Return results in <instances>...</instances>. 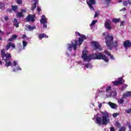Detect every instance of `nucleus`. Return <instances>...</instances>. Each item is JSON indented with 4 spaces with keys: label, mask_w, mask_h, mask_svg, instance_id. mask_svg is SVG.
Listing matches in <instances>:
<instances>
[{
    "label": "nucleus",
    "mask_w": 131,
    "mask_h": 131,
    "mask_svg": "<svg viewBox=\"0 0 131 131\" xmlns=\"http://www.w3.org/2000/svg\"><path fill=\"white\" fill-rule=\"evenodd\" d=\"M102 117H96V123L98 125H107L110 122L109 114L107 112H101Z\"/></svg>",
    "instance_id": "nucleus-1"
},
{
    "label": "nucleus",
    "mask_w": 131,
    "mask_h": 131,
    "mask_svg": "<svg viewBox=\"0 0 131 131\" xmlns=\"http://www.w3.org/2000/svg\"><path fill=\"white\" fill-rule=\"evenodd\" d=\"M105 40V43L108 47V50H112L113 48H115V49H117L118 47V41L116 40L113 41L114 39V37L112 35H110L109 34L106 35L104 37Z\"/></svg>",
    "instance_id": "nucleus-2"
},
{
    "label": "nucleus",
    "mask_w": 131,
    "mask_h": 131,
    "mask_svg": "<svg viewBox=\"0 0 131 131\" xmlns=\"http://www.w3.org/2000/svg\"><path fill=\"white\" fill-rule=\"evenodd\" d=\"M1 57L2 60L5 62L6 67H9V66H12V62L10 61V59L12 58L11 53L7 52L6 53V50L3 49L1 51Z\"/></svg>",
    "instance_id": "nucleus-3"
},
{
    "label": "nucleus",
    "mask_w": 131,
    "mask_h": 131,
    "mask_svg": "<svg viewBox=\"0 0 131 131\" xmlns=\"http://www.w3.org/2000/svg\"><path fill=\"white\" fill-rule=\"evenodd\" d=\"M81 58L83 62H90L91 60H96V53L89 54L88 56V51L84 50L82 51Z\"/></svg>",
    "instance_id": "nucleus-4"
},
{
    "label": "nucleus",
    "mask_w": 131,
    "mask_h": 131,
    "mask_svg": "<svg viewBox=\"0 0 131 131\" xmlns=\"http://www.w3.org/2000/svg\"><path fill=\"white\" fill-rule=\"evenodd\" d=\"M96 60H103L105 62H109L108 57L106 56V55L103 54V53L101 52L96 53Z\"/></svg>",
    "instance_id": "nucleus-5"
},
{
    "label": "nucleus",
    "mask_w": 131,
    "mask_h": 131,
    "mask_svg": "<svg viewBox=\"0 0 131 131\" xmlns=\"http://www.w3.org/2000/svg\"><path fill=\"white\" fill-rule=\"evenodd\" d=\"M75 35L76 36H77V35L78 36H80V37L78 38V40L79 41V43H78L79 46H81V45H82V43L83 42V40H84V39H86V36H85V35L83 34H81L78 32H75Z\"/></svg>",
    "instance_id": "nucleus-6"
},
{
    "label": "nucleus",
    "mask_w": 131,
    "mask_h": 131,
    "mask_svg": "<svg viewBox=\"0 0 131 131\" xmlns=\"http://www.w3.org/2000/svg\"><path fill=\"white\" fill-rule=\"evenodd\" d=\"M125 80L123 79L122 77H120L118 78L117 81H113L112 83L115 86H117L118 85H120L122 84V83H124Z\"/></svg>",
    "instance_id": "nucleus-7"
},
{
    "label": "nucleus",
    "mask_w": 131,
    "mask_h": 131,
    "mask_svg": "<svg viewBox=\"0 0 131 131\" xmlns=\"http://www.w3.org/2000/svg\"><path fill=\"white\" fill-rule=\"evenodd\" d=\"M86 4L89 6L91 11H95V8H94V6L96 5V2L95 0H89L86 1Z\"/></svg>",
    "instance_id": "nucleus-8"
},
{
    "label": "nucleus",
    "mask_w": 131,
    "mask_h": 131,
    "mask_svg": "<svg viewBox=\"0 0 131 131\" xmlns=\"http://www.w3.org/2000/svg\"><path fill=\"white\" fill-rule=\"evenodd\" d=\"M110 23H111V20L110 19H107L104 23V27L106 29H107V30H111L112 29V27L111 26V25H110Z\"/></svg>",
    "instance_id": "nucleus-9"
},
{
    "label": "nucleus",
    "mask_w": 131,
    "mask_h": 131,
    "mask_svg": "<svg viewBox=\"0 0 131 131\" xmlns=\"http://www.w3.org/2000/svg\"><path fill=\"white\" fill-rule=\"evenodd\" d=\"M35 15L29 14L27 17V22H34Z\"/></svg>",
    "instance_id": "nucleus-10"
},
{
    "label": "nucleus",
    "mask_w": 131,
    "mask_h": 131,
    "mask_svg": "<svg viewBox=\"0 0 131 131\" xmlns=\"http://www.w3.org/2000/svg\"><path fill=\"white\" fill-rule=\"evenodd\" d=\"M123 46L125 49H127V48H130V47H131L130 41H129V40H125L123 42Z\"/></svg>",
    "instance_id": "nucleus-11"
},
{
    "label": "nucleus",
    "mask_w": 131,
    "mask_h": 131,
    "mask_svg": "<svg viewBox=\"0 0 131 131\" xmlns=\"http://www.w3.org/2000/svg\"><path fill=\"white\" fill-rule=\"evenodd\" d=\"M107 104L112 109H116V108H117V104L112 102L111 101L108 102Z\"/></svg>",
    "instance_id": "nucleus-12"
},
{
    "label": "nucleus",
    "mask_w": 131,
    "mask_h": 131,
    "mask_svg": "<svg viewBox=\"0 0 131 131\" xmlns=\"http://www.w3.org/2000/svg\"><path fill=\"white\" fill-rule=\"evenodd\" d=\"M39 39H42V38H48L49 36L47 35L46 33L39 34L38 36Z\"/></svg>",
    "instance_id": "nucleus-13"
},
{
    "label": "nucleus",
    "mask_w": 131,
    "mask_h": 131,
    "mask_svg": "<svg viewBox=\"0 0 131 131\" xmlns=\"http://www.w3.org/2000/svg\"><path fill=\"white\" fill-rule=\"evenodd\" d=\"M40 22L41 24L47 23V18H46V16H45V15H42V18L40 20Z\"/></svg>",
    "instance_id": "nucleus-14"
},
{
    "label": "nucleus",
    "mask_w": 131,
    "mask_h": 131,
    "mask_svg": "<svg viewBox=\"0 0 131 131\" xmlns=\"http://www.w3.org/2000/svg\"><path fill=\"white\" fill-rule=\"evenodd\" d=\"M123 98H128V97H131V92L130 91H127V92H125L123 95Z\"/></svg>",
    "instance_id": "nucleus-15"
},
{
    "label": "nucleus",
    "mask_w": 131,
    "mask_h": 131,
    "mask_svg": "<svg viewBox=\"0 0 131 131\" xmlns=\"http://www.w3.org/2000/svg\"><path fill=\"white\" fill-rule=\"evenodd\" d=\"M75 43L73 45V48L74 51H75V50L77 49V46H80L78 45L79 43V41H78V40H75Z\"/></svg>",
    "instance_id": "nucleus-16"
},
{
    "label": "nucleus",
    "mask_w": 131,
    "mask_h": 131,
    "mask_svg": "<svg viewBox=\"0 0 131 131\" xmlns=\"http://www.w3.org/2000/svg\"><path fill=\"white\" fill-rule=\"evenodd\" d=\"M15 15L17 18H23L24 17V15H23L22 12L16 13Z\"/></svg>",
    "instance_id": "nucleus-17"
},
{
    "label": "nucleus",
    "mask_w": 131,
    "mask_h": 131,
    "mask_svg": "<svg viewBox=\"0 0 131 131\" xmlns=\"http://www.w3.org/2000/svg\"><path fill=\"white\" fill-rule=\"evenodd\" d=\"M13 24H14V26H15V27H16V28H18V27H19V23L18 22V20L17 19L15 18L14 19Z\"/></svg>",
    "instance_id": "nucleus-18"
},
{
    "label": "nucleus",
    "mask_w": 131,
    "mask_h": 131,
    "mask_svg": "<svg viewBox=\"0 0 131 131\" xmlns=\"http://www.w3.org/2000/svg\"><path fill=\"white\" fill-rule=\"evenodd\" d=\"M94 45L96 50H99V49H100V44H99V43L97 42H94Z\"/></svg>",
    "instance_id": "nucleus-19"
},
{
    "label": "nucleus",
    "mask_w": 131,
    "mask_h": 131,
    "mask_svg": "<svg viewBox=\"0 0 131 131\" xmlns=\"http://www.w3.org/2000/svg\"><path fill=\"white\" fill-rule=\"evenodd\" d=\"M12 10V11H14V12H17L18 11V6H15V5H12L11 6Z\"/></svg>",
    "instance_id": "nucleus-20"
},
{
    "label": "nucleus",
    "mask_w": 131,
    "mask_h": 131,
    "mask_svg": "<svg viewBox=\"0 0 131 131\" xmlns=\"http://www.w3.org/2000/svg\"><path fill=\"white\" fill-rule=\"evenodd\" d=\"M27 28H28L30 31H32V30H33L34 29H35L36 27L34 26L32 27L31 25H28Z\"/></svg>",
    "instance_id": "nucleus-21"
},
{
    "label": "nucleus",
    "mask_w": 131,
    "mask_h": 131,
    "mask_svg": "<svg viewBox=\"0 0 131 131\" xmlns=\"http://www.w3.org/2000/svg\"><path fill=\"white\" fill-rule=\"evenodd\" d=\"M124 99H125V98H123V96L122 98L118 100L119 104H122L123 103H124Z\"/></svg>",
    "instance_id": "nucleus-22"
},
{
    "label": "nucleus",
    "mask_w": 131,
    "mask_h": 131,
    "mask_svg": "<svg viewBox=\"0 0 131 131\" xmlns=\"http://www.w3.org/2000/svg\"><path fill=\"white\" fill-rule=\"evenodd\" d=\"M85 68H91L92 67V63H87L84 64Z\"/></svg>",
    "instance_id": "nucleus-23"
},
{
    "label": "nucleus",
    "mask_w": 131,
    "mask_h": 131,
    "mask_svg": "<svg viewBox=\"0 0 131 131\" xmlns=\"http://www.w3.org/2000/svg\"><path fill=\"white\" fill-rule=\"evenodd\" d=\"M37 3L36 2H35L33 5H32V8H31V10L32 11H34V9H36V5H37Z\"/></svg>",
    "instance_id": "nucleus-24"
},
{
    "label": "nucleus",
    "mask_w": 131,
    "mask_h": 131,
    "mask_svg": "<svg viewBox=\"0 0 131 131\" xmlns=\"http://www.w3.org/2000/svg\"><path fill=\"white\" fill-rule=\"evenodd\" d=\"M11 42H9L6 47V51H9V49L11 48Z\"/></svg>",
    "instance_id": "nucleus-25"
},
{
    "label": "nucleus",
    "mask_w": 131,
    "mask_h": 131,
    "mask_svg": "<svg viewBox=\"0 0 131 131\" xmlns=\"http://www.w3.org/2000/svg\"><path fill=\"white\" fill-rule=\"evenodd\" d=\"M73 48V44L68 45V50H69V51H72Z\"/></svg>",
    "instance_id": "nucleus-26"
},
{
    "label": "nucleus",
    "mask_w": 131,
    "mask_h": 131,
    "mask_svg": "<svg viewBox=\"0 0 131 131\" xmlns=\"http://www.w3.org/2000/svg\"><path fill=\"white\" fill-rule=\"evenodd\" d=\"M120 21V19H119V18H113V22H114L115 23H117Z\"/></svg>",
    "instance_id": "nucleus-27"
},
{
    "label": "nucleus",
    "mask_w": 131,
    "mask_h": 131,
    "mask_svg": "<svg viewBox=\"0 0 131 131\" xmlns=\"http://www.w3.org/2000/svg\"><path fill=\"white\" fill-rule=\"evenodd\" d=\"M115 126H116L117 127H120L121 126V124H120V123H119V122L118 121H117L116 122V123H115Z\"/></svg>",
    "instance_id": "nucleus-28"
},
{
    "label": "nucleus",
    "mask_w": 131,
    "mask_h": 131,
    "mask_svg": "<svg viewBox=\"0 0 131 131\" xmlns=\"http://www.w3.org/2000/svg\"><path fill=\"white\" fill-rule=\"evenodd\" d=\"M120 114L119 113H114L113 114V117H114V118H116V117H117V116H119Z\"/></svg>",
    "instance_id": "nucleus-29"
},
{
    "label": "nucleus",
    "mask_w": 131,
    "mask_h": 131,
    "mask_svg": "<svg viewBox=\"0 0 131 131\" xmlns=\"http://www.w3.org/2000/svg\"><path fill=\"white\" fill-rule=\"evenodd\" d=\"M126 113H127V114H129L131 113V108H129L128 110H125Z\"/></svg>",
    "instance_id": "nucleus-30"
},
{
    "label": "nucleus",
    "mask_w": 131,
    "mask_h": 131,
    "mask_svg": "<svg viewBox=\"0 0 131 131\" xmlns=\"http://www.w3.org/2000/svg\"><path fill=\"white\" fill-rule=\"evenodd\" d=\"M27 42H26V41H23V46L24 48H25V47L27 46Z\"/></svg>",
    "instance_id": "nucleus-31"
},
{
    "label": "nucleus",
    "mask_w": 131,
    "mask_h": 131,
    "mask_svg": "<svg viewBox=\"0 0 131 131\" xmlns=\"http://www.w3.org/2000/svg\"><path fill=\"white\" fill-rule=\"evenodd\" d=\"M97 22V20H93L91 23V24L90 25V26H93V25H95V24H96V23Z\"/></svg>",
    "instance_id": "nucleus-32"
},
{
    "label": "nucleus",
    "mask_w": 131,
    "mask_h": 131,
    "mask_svg": "<svg viewBox=\"0 0 131 131\" xmlns=\"http://www.w3.org/2000/svg\"><path fill=\"white\" fill-rule=\"evenodd\" d=\"M106 92H109L111 91V86H108L105 90Z\"/></svg>",
    "instance_id": "nucleus-33"
},
{
    "label": "nucleus",
    "mask_w": 131,
    "mask_h": 131,
    "mask_svg": "<svg viewBox=\"0 0 131 131\" xmlns=\"http://www.w3.org/2000/svg\"><path fill=\"white\" fill-rule=\"evenodd\" d=\"M99 13H98V11H96L95 13L94 14V18H97V17H98V16H99Z\"/></svg>",
    "instance_id": "nucleus-34"
},
{
    "label": "nucleus",
    "mask_w": 131,
    "mask_h": 131,
    "mask_svg": "<svg viewBox=\"0 0 131 131\" xmlns=\"http://www.w3.org/2000/svg\"><path fill=\"white\" fill-rule=\"evenodd\" d=\"M105 54H106V55H108V56H111V54L110 53L109 51H108L107 50H105L104 51Z\"/></svg>",
    "instance_id": "nucleus-35"
},
{
    "label": "nucleus",
    "mask_w": 131,
    "mask_h": 131,
    "mask_svg": "<svg viewBox=\"0 0 131 131\" xmlns=\"http://www.w3.org/2000/svg\"><path fill=\"white\" fill-rule=\"evenodd\" d=\"M123 5L125 6V7H126V6H127V1H123Z\"/></svg>",
    "instance_id": "nucleus-36"
},
{
    "label": "nucleus",
    "mask_w": 131,
    "mask_h": 131,
    "mask_svg": "<svg viewBox=\"0 0 131 131\" xmlns=\"http://www.w3.org/2000/svg\"><path fill=\"white\" fill-rule=\"evenodd\" d=\"M11 47H12V49H16V46L14 44L11 42Z\"/></svg>",
    "instance_id": "nucleus-37"
},
{
    "label": "nucleus",
    "mask_w": 131,
    "mask_h": 131,
    "mask_svg": "<svg viewBox=\"0 0 131 131\" xmlns=\"http://www.w3.org/2000/svg\"><path fill=\"white\" fill-rule=\"evenodd\" d=\"M111 1L112 0H105V3L107 4V5H109V4L111 3Z\"/></svg>",
    "instance_id": "nucleus-38"
},
{
    "label": "nucleus",
    "mask_w": 131,
    "mask_h": 131,
    "mask_svg": "<svg viewBox=\"0 0 131 131\" xmlns=\"http://www.w3.org/2000/svg\"><path fill=\"white\" fill-rule=\"evenodd\" d=\"M119 131H125V128H124V127H122L120 128Z\"/></svg>",
    "instance_id": "nucleus-39"
},
{
    "label": "nucleus",
    "mask_w": 131,
    "mask_h": 131,
    "mask_svg": "<svg viewBox=\"0 0 131 131\" xmlns=\"http://www.w3.org/2000/svg\"><path fill=\"white\" fill-rule=\"evenodd\" d=\"M17 3L18 5H21L22 4V0H17Z\"/></svg>",
    "instance_id": "nucleus-40"
},
{
    "label": "nucleus",
    "mask_w": 131,
    "mask_h": 131,
    "mask_svg": "<svg viewBox=\"0 0 131 131\" xmlns=\"http://www.w3.org/2000/svg\"><path fill=\"white\" fill-rule=\"evenodd\" d=\"M47 23H45L44 24H43V28H47Z\"/></svg>",
    "instance_id": "nucleus-41"
},
{
    "label": "nucleus",
    "mask_w": 131,
    "mask_h": 131,
    "mask_svg": "<svg viewBox=\"0 0 131 131\" xmlns=\"http://www.w3.org/2000/svg\"><path fill=\"white\" fill-rule=\"evenodd\" d=\"M9 17L8 16H6L4 18V20H5V21H8V20H9Z\"/></svg>",
    "instance_id": "nucleus-42"
},
{
    "label": "nucleus",
    "mask_w": 131,
    "mask_h": 131,
    "mask_svg": "<svg viewBox=\"0 0 131 131\" xmlns=\"http://www.w3.org/2000/svg\"><path fill=\"white\" fill-rule=\"evenodd\" d=\"M110 131H115V128H114V127H111L110 128Z\"/></svg>",
    "instance_id": "nucleus-43"
},
{
    "label": "nucleus",
    "mask_w": 131,
    "mask_h": 131,
    "mask_svg": "<svg viewBox=\"0 0 131 131\" xmlns=\"http://www.w3.org/2000/svg\"><path fill=\"white\" fill-rule=\"evenodd\" d=\"M122 11H126V8H123L122 9L120 10V12H122Z\"/></svg>",
    "instance_id": "nucleus-44"
},
{
    "label": "nucleus",
    "mask_w": 131,
    "mask_h": 131,
    "mask_svg": "<svg viewBox=\"0 0 131 131\" xmlns=\"http://www.w3.org/2000/svg\"><path fill=\"white\" fill-rule=\"evenodd\" d=\"M17 36L16 35H12V38H13V39H15V38H17Z\"/></svg>",
    "instance_id": "nucleus-45"
},
{
    "label": "nucleus",
    "mask_w": 131,
    "mask_h": 131,
    "mask_svg": "<svg viewBox=\"0 0 131 131\" xmlns=\"http://www.w3.org/2000/svg\"><path fill=\"white\" fill-rule=\"evenodd\" d=\"M40 10H41L40 7H37V10L38 12V13H39V12H40Z\"/></svg>",
    "instance_id": "nucleus-46"
},
{
    "label": "nucleus",
    "mask_w": 131,
    "mask_h": 131,
    "mask_svg": "<svg viewBox=\"0 0 131 131\" xmlns=\"http://www.w3.org/2000/svg\"><path fill=\"white\" fill-rule=\"evenodd\" d=\"M12 11H13V10L11 9H9L7 10V12H9V13H12Z\"/></svg>",
    "instance_id": "nucleus-47"
},
{
    "label": "nucleus",
    "mask_w": 131,
    "mask_h": 131,
    "mask_svg": "<svg viewBox=\"0 0 131 131\" xmlns=\"http://www.w3.org/2000/svg\"><path fill=\"white\" fill-rule=\"evenodd\" d=\"M124 24V21H121L120 24V26H123Z\"/></svg>",
    "instance_id": "nucleus-48"
},
{
    "label": "nucleus",
    "mask_w": 131,
    "mask_h": 131,
    "mask_svg": "<svg viewBox=\"0 0 131 131\" xmlns=\"http://www.w3.org/2000/svg\"><path fill=\"white\" fill-rule=\"evenodd\" d=\"M127 4H128L130 6H131V2L130 0H128L127 1Z\"/></svg>",
    "instance_id": "nucleus-49"
},
{
    "label": "nucleus",
    "mask_w": 131,
    "mask_h": 131,
    "mask_svg": "<svg viewBox=\"0 0 131 131\" xmlns=\"http://www.w3.org/2000/svg\"><path fill=\"white\" fill-rule=\"evenodd\" d=\"M9 41H13V38L11 37V38L8 39Z\"/></svg>",
    "instance_id": "nucleus-50"
},
{
    "label": "nucleus",
    "mask_w": 131,
    "mask_h": 131,
    "mask_svg": "<svg viewBox=\"0 0 131 131\" xmlns=\"http://www.w3.org/2000/svg\"><path fill=\"white\" fill-rule=\"evenodd\" d=\"M110 57H111V59L112 60H114V57L113 55H111V56H110Z\"/></svg>",
    "instance_id": "nucleus-51"
},
{
    "label": "nucleus",
    "mask_w": 131,
    "mask_h": 131,
    "mask_svg": "<svg viewBox=\"0 0 131 131\" xmlns=\"http://www.w3.org/2000/svg\"><path fill=\"white\" fill-rule=\"evenodd\" d=\"M13 65H14V66H17V62L16 61H13Z\"/></svg>",
    "instance_id": "nucleus-52"
},
{
    "label": "nucleus",
    "mask_w": 131,
    "mask_h": 131,
    "mask_svg": "<svg viewBox=\"0 0 131 131\" xmlns=\"http://www.w3.org/2000/svg\"><path fill=\"white\" fill-rule=\"evenodd\" d=\"M22 38H26V35L23 34Z\"/></svg>",
    "instance_id": "nucleus-53"
},
{
    "label": "nucleus",
    "mask_w": 131,
    "mask_h": 131,
    "mask_svg": "<svg viewBox=\"0 0 131 131\" xmlns=\"http://www.w3.org/2000/svg\"><path fill=\"white\" fill-rule=\"evenodd\" d=\"M123 88H124L125 89H126V88H127V85H126V84H125L123 85Z\"/></svg>",
    "instance_id": "nucleus-54"
},
{
    "label": "nucleus",
    "mask_w": 131,
    "mask_h": 131,
    "mask_svg": "<svg viewBox=\"0 0 131 131\" xmlns=\"http://www.w3.org/2000/svg\"><path fill=\"white\" fill-rule=\"evenodd\" d=\"M17 70H22V69H21V68L18 67L17 68Z\"/></svg>",
    "instance_id": "nucleus-55"
},
{
    "label": "nucleus",
    "mask_w": 131,
    "mask_h": 131,
    "mask_svg": "<svg viewBox=\"0 0 131 131\" xmlns=\"http://www.w3.org/2000/svg\"><path fill=\"white\" fill-rule=\"evenodd\" d=\"M99 108H102V103H100L99 106H98Z\"/></svg>",
    "instance_id": "nucleus-56"
},
{
    "label": "nucleus",
    "mask_w": 131,
    "mask_h": 131,
    "mask_svg": "<svg viewBox=\"0 0 131 131\" xmlns=\"http://www.w3.org/2000/svg\"><path fill=\"white\" fill-rule=\"evenodd\" d=\"M128 127H129V129H130V128H131V125H130V123H129V124H128Z\"/></svg>",
    "instance_id": "nucleus-57"
},
{
    "label": "nucleus",
    "mask_w": 131,
    "mask_h": 131,
    "mask_svg": "<svg viewBox=\"0 0 131 131\" xmlns=\"http://www.w3.org/2000/svg\"><path fill=\"white\" fill-rule=\"evenodd\" d=\"M0 33H2V34H4V32L3 31L0 30Z\"/></svg>",
    "instance_id": "nucleus-58"
},
{
    "label": "nucleus",
    "mask_w": 131,
    "mask_h": 131,
    "mask_svg": "<svg viewBox=\"0 0 131 131\" xmlns=\"http://www.w3.org/2000/svg\"><path fill=\"white\" fill-rule=\"evenodd\" d=\"M0 65H3V61L0 60Z\"/></svg>",
    "instance_id": "nucleus-59"
},
{
    "label": "nucleus",
    "mask_w": 131,
    "mask_h": 131,
    "mask_svg": "<svg viewBox=\"0 0 131 131\" xmlns=\"http://www.w3.org/2000/svg\"><path fill=\"white\" fill-rule=\"evenodd\" d=\"M2 40H3V38H2L1 36H0V41H2Z\"/></svg>",
    "instance_id": "nucleus-60"
},
{
    "label": "nucleus",
    "mask_w": 131,
    "mask_h": 131,
    "mask_svg": "<svg viewBox=\"0 0 131 131\" xmlns=\"http://www.w3.org/2000/svg\"><path fill=\"white\" fill-rule=\"evenodd\" d=\"M103 36H105V35H106V33H103Z\"/></svg>",
    "instance_id": "nucleus-61"
},
{
    "label": "nucleus",
    "mask_w": 131,
    "mask_h": 131,
    "mask_svg": "<svg viewBox=\"0 0 131 131\" xmlns=\"http://www.w3.org/2000/svg\"><path fill=\"white\" fill-rule=\"evenodd\" d=\"M119 3H122V0H119Z\"/></svg>",
    "instance_id": "nucleus-62"
},
{
    "label": "nucleus",
    "mask_w": 131,
    "mask_h": 131,
    "mask_svg": "<svg viewBox=\"0 0 131 131\" xmlns=\"http://www.w3.org/2000/svg\"><path fill=\"white\" fill-rule=\"evenodd\" d=\"M13 71H14V72H15L16 70H15V69H13Z\"/></svg>",
    "instance_id": "nucleus-63"
},
{
    "label": "nucleus",
    "mask_w": 131,
    "mask_h": 131,
    "mask_svg": "<svg viewBox=\"0 0 131 131\" xmlns=\"http://www.w3.org/2000/svg\"><path fill=\"white\" fill-rule=\"evenodd\" d=\"M129 131H131V129H130Z\"/></svg>",
    "instance_id": "nucleus-64"
}]
</instances>
